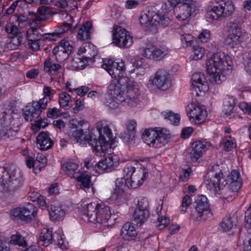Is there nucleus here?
Segmentation results:
<instances>
[{"mask_svg":"<svg viewBox=\"0 0 251 251\" xmlns=\"http://www.w3.org/2000/svg\"><path fill=\"white\" fill-rule=\"evenodd\" d=\"M77 125H75V127L76 129L73 132L75 139L77 142H81L83 140L88 141L89 145L92 147L97 155L102 156V153L107 150L109 144L114 143L113 133L108 126H105L98 131L99 139L94 135H91L88 139L84 135V132H86L89 127L88 123L83 120L77 121Z\"/></svg>","mask_w":251,"mask_h":251,"instance_id":"f257e3e1","label":"nucleus"},{"mask_svg":"<svg viewBox=\"0 0 251 251\" xmlns=\"http://www.w3.org/2000/svg\"><path fill=\"white\" fill-rule=\"evenodd\" d=\"M102 68L114 79L108 87V93L113 99H115L119 102L125 101V87L122 85L120 81L122 79L123 72L125 71V64L123 62H117L112 59H104Z\"/></svg>","mask_w":251,"mask_h":251,"instance_id":"f03ea898","label":"nucleus"},{"mask_svg":"<svg viewBox=\"0 0 251 251\" xmlns=\"http://www.w3.org/2000/svg\"><path fill=\"white\" fill-rule=\"evenodd\" d=\"M223 52H217L212 55L206 62V71L209 75V81L213 84H219L225 79L226 74L230 73L231 65Z\"/></svg>","mask_w":251,"mask_h":251,"instance_id":"7ed1b4c3","label":"nucleus"},{"mask_svg":"<svg viewBox=\"0 0 251 251\" xmlns=\"http://www.w3.org/2000/svg\"><path fill=\"white\" fill-rule=\"evenodd\" d=\"M205 184L208 189L214 192L223 189L226 185L232 191L237 192L241 186L242 179L239 173L236 170L232 171L226 179L223 177L222 173L219 171L215 173H208L205 177Z\"/></svg>","mask_w":251,"mask_h":251,"instance_id":"20e7f679","label":"nucleus"},{"mask_svg":"<svg viewBox=\"0 0 251 251\" xmlns=\"http://www.w3.org/2000/svg\"><path fill=\"white\" fill-rule=\"evenodd\" d=\"M0 171L3 173L0 176V183L3 191L13 193L22 186L23 178L18 169L11 167L7 170L2 168Z\"/></svg>","mask_w":251,"mask_h":251,"instance_id":"39448f33","label":"nucleus"},{"mask_svg":"<svg viewBox=\"0 0 251 251\" xmlns=\"http://www.w3.org/2000/svg\"><path fill=\"white\" fill-rule=\"evenodd\" d=\"M55 93L53 90L49 86H44L43 95L44 97L37 101H33L31 105L26 107L24 116L25 120L35 119L39 120V115L47 108L48 103L50 101Z\"/></svg>","mask_w":251,"mask_h":251,"instance_id":"423d86ee","label":"nucleus"},{"mask_svg":"<svg viewBox=\"0 0 251 251\" xmlns=\"http://www.w3.org/2000/svg\"><path fill=\"white\" fill-rule=\"evenodd\" d=\"M121 84L125 87V101L123 102L132 107L138 103L140 95L139 87L138 83L130 80L128 77H122Z\"/></svg>","mask_w":251,"mask_h":251,"instance_id":"0eeeda50","label":"nucleus"},{"mask_svg":"<svg viewBox=\"0 0 251 251\" xmlns=\"http://www.w3.org/2000/svg\"><path fill=\"white\" fill-rule=\"evenodd\" d=\"M171 85L172 80L170 74L163 69H158L154 76L150 78L148 83L149 88L155 87L161 90H167Z\"/></svg>","mask_w":251,"mask_h":251,"instance_id":"6e6552de","label":"nucleus"},{"mask_svg":"<svg viewBox=\"0 0 251 251\" xmlns=\"http://www.w3.org/2000/svg\"><path fill=\"white\" fill-rule=\"evenodd\" d=\"M234 11V6L231 1H218L211 6L209 15L212 19L217 20L229 16Z\"/></svg>","mask_w":251,"mask_h":251,"instance_id":"1a4fd4ad","label":"nucleus"},{"mask_svg":"<svg viewBox=\"0 0 251 251\" xmlns=\"http://www.w3.org/2000/svg\"><path fill=\"white\" fill-rule=\"evenodd\" d=\"M37 211V208L32 204L28 203L26 206L11 209L10 215L14 220L20 219L30 222L36 217Z\"/></svg>","mask_w":251,"mask_h":251,"instance_id":"9d476101","label":"nucleus"},{"mask_svg":"<svg viewBox=\"0 0 251 251\" xmlns=\"http://www.w3.org/2000/svg\"><path fill=\"white\" fill-rule=\"evenodd\" d=\"M199 10L196 1L193 0L182 1L174 10V15L179 21L187 20L192 14H196Z\"/></svg>","mask_w":251,"mask_h":251,"instance_id":"9b49d317","label":"nucleus"},{"mask_svg":"<svg viewBox=\"0 0 251 251\" xmlns=\"http://www.w3.org/2000/svg\"><path fill=\"white\" fill-rule=\"evenodd\" d=\"M195 212L191 214L192 217L197 221H205L211 215L207 199L205 196L198 197L195 201Z\"/></svg>","mask_w":251,"mask_h":251,"instance_id":"f8f14e48","label":"nucleus"},{"mask_svg":"<svg viewBox=\"0 0 251 251\" xmlns=\"http://www.w3.org/2000/svg\"><path fill=\"white\" fill-rule=\"evenodd\" d=\"M140 52L141 55L148 59L160 60L169 53V50L165 46L155 47L150 46L140 48Z\"/></svg>","mask_w":251,"mask_h":251,"instance_id":"ddd939ff","label":"nucleus"},{"mask_svg":"<svg viewBox=\"0 0 251 251\" xmlns=\"http://www.w3.org/2000/svg\"><path fill=\"white\" fill-rule=\"evenodd\" d=\"M187 115L195 124L200 125L205 121L207 117L206 111L199 103H190L186 108Z\"/></svg>","mask_w":251,"mask_h":251,"instance_id":"4468645a","label":"nucleus"},{"mask_svg":"<svg viewBox=\"0 0 251 251\" xmlns=\"http://www.w3.org/2000/svg\"><path fill=\"white\" fill-rule=\"evenodd\" d=\"M113 43L120 48H128L132 44V38L129 32L121 26H117L113 31Z\"/></svg>","mask_w":251,"mask_h":251,"instance_id":"2eb2a0df","label":"nucleus"},{"mask_svg":"<svg viewBox=\"0 0 251 251\" xmlns=\"http://www.w3.org/2000/svg\"><path fill=\"white\" fill-rule=\"evenodd\" d=\"M73 44L72 41L63 40L60 42L59 46L54 48L52 53L58 62H61L68 58L73 51Z\"/></svg>","mask_w":251,"mask_h":251,"instance_id":"dca6fc26","label":"nucleus"},{"mask_svg":"<svg viewBox=\"0 0 251 251\" xmlns=\"http://www.w3.org/2000/svg\"><path fill=\"white\" fill-rule=\"evenodd\" d=\"M111 215V210L109 206L103 203L97 204L95 216L92 217V223L105 224L110 219Z\"/></svg>","mask_w":251,"mask_h":251,"instance_id":"f3484780","label":"nucleus"},{"mask_svg":"<svg viewBox=\"0 0 251 251\" xmlns=\"http://www.w3.org/2000/svg\"><path fill=\"white\" fill-rule=\"evenodd\" d=\"M117 163V158L116 156L109 155L96 163L93 168L99 174L108 173L114 169L115 164Z\"/></svg>","mask_w":251,"mask_h":251,"instance_id":"a211bd4d","label":"nucleus"},{"mask_svg":"<svg viewBox=\"0 0 251 251\" xmlns=\"http://www.w3.org/2000/svg\"><path fill=\"white\" fill-rule=\"evenodd\" d=\"M38 25H30L31 27L27 31V38L28 41H38L40 40H49L50 41L56 40L54 36L56 33H48L42 34L40 33V29L37 27Z\"/></svg>","mask_w":251,"mask_h":251,"instance_id":"6ab92c4d","label":"nucleus"},{"mask_svg":"<svg viewBox=\"0 0 251 251\" xmlns=\"http://www.w3.org/2000/svg\"><path fill=\"white\" fill-rule=\"evenodd\" d=\"M209 146V144L205 141H197L194 142L192 145V150L188 153L187 157L191 161L196 162Z\"/></svg>","mask_w":251,"mask_h":251,"instance_id":"aec40b11","label":"nucleus"},{"mask_svg":"<svg viewBox=\"0 0 251 251\" xmlns=\"http://www.w3.org/2000/svg\"><path fill=\"white\" fill-rule=\"evenodd\" d=\"M207 85L205 81V76L201 73H194L192 76V90L196 92V95L199 96L198 92L205 91Z\"/></svg>","mask_w":251,"mask_h":251,"instance_id":"412c9836","label":"nucleus"},{"mask_svg":"<svg viewBox=\"0 0 251 251\" xmlns=\"http://www.w3.org/2000/svg\"><path fill=\"white\" fill-rule=\"evenodd\" d=\"M147 173L145 169H140L132 176L130 178L125 179L124 182L129 188L135 189L139 187L145 179Z\"/></svg>","mask_w":251,"mask_h":251,"instance_id":"4be33fe9","label":"nucleus"},{"mask_svg":"<svg viewBox=\"0 0 251 251\" xmlns=\"http://www.w3.org/2000/svg\"><path fill=\"white\" fill-rule=\"evenodd\" d=\"M47 163L46 156L41 154L38 153L36 159L31 157H28L26 160V165L29 168H33L35 173L40 172L41 169L44 167Z\"/></svg>","mask_w":251,"mask_h":251,"instance_id":"5701e85b","label":"nucleus"},{"mask_svg":"<svg viewBox=\"0 0 251 251\" xmlns=\"http://www.w3.org/2000/svg\"><path fill=\"white\" fill-rule=\"evenodd\" d=\"M36 143L39 149L46 151L50 149L53 145V142L50 137L48 132H41L36 138Z\"/></svg>","mask_w":251,"mask_h":251,"instance_id":"b1692460","label":"nucleus"},{"mask_svg":"<svg viewBox=\"0 0 251 251\" xmlns=\"http://www.w3.org/2000/svg\"><path fill=\"white\" fill-rule=\"evenodd\" d=\"M96 53H94L92 57H83L82 58L76 57L73 59L68 67L69 69L72 70H82L85 68L86 63L89 62H94V57L95 56Z\"/></svg>","mask_w":251,"mask_h":251,"instance_id":"393cba45","label":"nucleus"},{"mask_svg":"<svg viewBox=\"0 0 251 251\" xmlns=\"http://www.w3.org/2000/svg\"><path fill=\"white\" fill-rule=\"evenodd\" d=\"M66 213V209L65 207L57 202L51 204L50 210L49 211L50 216L52 221L63 219Z\"/></svg>","mask_w":251,"mask_h":251,"instance_id":"a878e982","label":"nucleus"},{"mask_svg":"<svg viewBox=\"0 0 251 251\" xmlns=\"http://www.w3.org/2000/svg\"><path fill=\"white\" fill-rule=\"evenodd\" d=\"M55 234H52L51 228H44L40 235L38 244L39 246L48 247L52 243Z\"/></svg>","mask_w":251,"mask_h":251,"instance_id":"bb28decb","label":"nucleus"},{"mask_svg":"<svg viewBox=\"0 0 251 251\" xmlns=\"http://www.w3.org/2000/svg\"><path fill=\"white\" fill-rule=\"evenodd\" d=\"M1 124L5 125L7 127L20 129V126L22 125L20 119L13 118L12 117L11 115L7 114L5 112H3L1 114V118L0 119Z\"/></svg>","mask_w":251,"mask_h":251,"instance_id":"cd10ccee","label":"nucleus"},{"mask_svg":"<svg viewBox=\"0 0 251 251\" xmlns=\"http://www.w3.org/2000/svg\"><path fill=\"white\" fill-rule=\"evenodd\" d=\"M156 131L153 129H146L142 133V138L144 142L149 146L159 148L158 141L155 137Z\"/></svg>","mask_w":251,"mask_h":251,"instance_id":"c85d7f7f","label":"nucleus"},{"mask_svg":"<svg viewBox=\"0 0 251 251\" xmlns=\"http://www.w3.org/2000/svg\"><path fill=\"white\" fill-rule=\"evenodd\" d=\"M137 233L133 223L127 222L122 226L121 230V235L122 238L126 240L133 239L137 236Z\"/></svg>","mask_w":251,"mask_h":251,"instance_id":"c756f323","label":"nucleus"},{"mask_svg":"<svg viewBox=\"0 0 251 251\" xmlns=\"http://www.w3.org/2000/svg\"><path fill=\"white\" fill-rule=\"evenodd\" d=\"M50 12V8L48 6H42L38 8L37 10V16L35 18L29 19L28 23L30 25H39L41 21H45L47 19V15H49Z\"/></svg>","mask_w":251,"mask_h":251,"instance_id":"7c9ffc66","label":"nucleus"},{"mask_svg":"<svg viewBox=\"0 0 251 251\" xmlns=\"http://www.w3.org/2000/svg\"><path fill=\"white\" fill-rule=\"evenodd\" d=\"M73 177L80 183L81 189L87 192L92 186L90 176L86 173L75 174Z\"/></svg>","mask_w":251,"mask_h":251,"instance_id":"2f4dec72","label":"nucleus"},{"mask_svg":"<svg viewBox=\"0 0 251 251\" xmlns=\"http://www.w3.org/2000/svg\"><path fill=\"white\" fill-rule=\"evenodd\" d=\"M149 216V211L135 209L132 214V221L137 226H141L147 220Z\"/></svg>","mask_w":251,"mask_h":251,"instance_id":"473e14b6","label":"nucleus"},{"mask_svg":"<svg viewBox=\"0 0 251 251\" xmlns=\"http://www.w3.org/2000/svg\"><path fill=\"white\" fill-rule=\"evenodd\" d=\"M238 221V217L234 214L231 216L226 217L222 222L221 227L226 231H229L237 226Z\"/></svg>","mask_w":251,"mask_h":251,"instance_id":"72a5a7b5","label":"nucleus"},{"mask_svg":"<svg viewBox=\"0 0 251 251\" xmlns=\"http://www.w3.org/2000/svg\"><path fill=\"white\" fill-rule=\"evenodd\" d=\"M154 130L156 131L155 137L159 141V148L167 143V139L170 137L169 131L165 128L156 127Z\"/></svg>","mask_w":251,"mask_h":251,"instance_id":"f704fd0d","label":"nucleus"},{"mask_svg":"<svg viewBox=\"0 0 251 251\" xmlns=\"http://www.w3.org/2000/svg\"><path fill=\"white\" fill-rule=\"evenodd\" d=\"M236 104V99L233 96H226L224 98L223 110L226 115H230Z\"/></svg>","mask_w":251,"mask_h":251,"instance_id":"c9c22d12","label":"nucleus"},{"mask_svg":"<svg viewBox=\"0 0 251 251\" xmlns=\"http://www.w3.org/2000/svg\"><path fill=\"white\" fill-rule=\"evenodd\" d=\"M97 208V204L96 205L95 203L91 202L87 204H84L81 212L83 215H86L88 217L89 222L92 223V217L95 216Z\"/></svg>","mask_w":251,"mask_h":251,"instance_id":"e433bc0d","label":"nucleus"},{"mask_svg":"<svg viewBox=\"0 0 251 251\" xmlns=\"http://www.w3.org/2000/svg\"><path fill=\"white\" fill-rule=\"evenodd\" d=\"M137 123L134 120H130L126 124L127 131L123 135V138L127 140H131L134 137Z\"/></svg>","mask_w":251,"mask_h":251,"instance_id":"4c0bfd02","label":"nucleus"},{"mask_svg":"<svg viewBox=\"0 0 251 251\" xmlns=\"http://www.w3.org/2000/svg\"><path fill=\"white\" fill-rule=\"evenodd\" d=\"M92 24L90 22H85L80 28L78 32V38L81 40H86L90 36V29Z\"/></svg>","mask_w":251,"mask_h":251,"instance_id":"58836bf2","label":"nucleus"},{"mask_svg":"<svg viewBox=\"0 0 251 251\" xmlns=\"http://www.w3.org/2000/svg\"><path fill=\"white\" fill-rule=\"evenodd\" d=\"M154 15L149 13L141 14L139 17V21L140 24L145 27H150L153 26L155 24L153 20Z\"/></svg>","mask_w":251,"mask_h":251,"instance_id":"ea45409f","label":"nucleus"},{"mask_svg":"<svg viewBox=\"0 0 251 251\" xmlns=\"http://www.w3.org/2000/svg\"><path fill=\"white\" fill-rule=\"evenodd\" d=\"M221 144L226 151H231L236 147L235 139L230 136L224 137L221 141Z\"/></svg>","mask_w":251,"mask_h":251,"instance_id":"a19ab883","label":"nucleus"},{"mask_svg":"<svg viewBox=\"0 0 251 251\" xmlns=\"http://www.w3.org/2000/svg\"><path fill=\"white\" fill-rule=\"evenodd\" d=\"M135 172V169L134 167L131 165H126L123 169L124 177L122 178L118 179L117 181V185L120 183H124L125 182V179L130 178L132 176H134L133 173ZM118 187L119 186L117 185Z\"/></svg>","mask_w":251,"mask_h":251,"instance_id":"79ce46f5","label":"nucleus"},{"mask_svg":"<svg viewBox=\"0 0 251 251\" xmlns=\"http://www.w3.org/2000/svg\"><path fill=\"white\" fill-rule=\"evenodd\" d=\"M61 69V66L60 64L53 62L50 59L46 60L44 62V70L47 73L56 72Z\"/></svg>","mask_w":251,"mask_h":251,"instance_id":"37998d69","label":"nucleus"},{"mask_svg":"<svg viewBox=\"0 0 251 251\" xmlns=\"http://www.w3.org/2000/svg\"><path fill=\"white\" fill-rule=\"evenodd\" d=\"M77 168L78 165L72 161H68L62 165L63 171L68 176L72 175Z\"/></svg>","mask_w":251,"mask_h":251,"instance_id":"c03bdc74","label":"nucleus"},{"mask_svg":"<svg viewBox=\"0 0 251 251\" xmlns=\"http://www.w3.org/2000/svg\"><path fill=\"white\" fill-rule=\"evenodd\" d=\"M228 34L242 35L241 27L237 20L230 22L228 24Z\"/></svg>","mask_w":251,"mask_h":251,"instance_id":"a18cd8bd","label":"nucleus"},{"mask_svg":"<svg viewBox=\"0 0 251 251\" xmlns=\"http://www.w3.org/2000/svg\"><path fill=\"white\" fill-rule=\"evenodd\" d=\"M23 40V37L19 35L11 37L8 44V48L12 50H17L21 45Z\"/></svg>","mask_w":251,"mask_h":251,"instance_id":"49530a36","label":"nucleus"},{"mask_svg":"<svg viewBox=\"0 0 251 251\" xmlns=\"http://www.w3.org/2000/svg\"><path fill=\"white\" fill-rule=\"evenodd\" d=\"M241 36V35L228 34L226 39V43L230 48H235L240 44Z\"/></svg>","mask_w":251,"mask_h":251,"instance_id":"de8ad7c7","label":"nucleus"},{"mask_svg":"<svg viewBox=\"0 0 251 251\" xmlns=\"http://www.w3.org/2000/svg\"><path fill=\"white\" fill-rule=\"evenodd\" d=\"M10 242L15 245L25 247L26 246V242L25 237L19 233L13 234L11 236Z\"/></svg>","mask_w":251,"mask_h":251,"instance_id":"09e8293b","label":"nucleus"},{"mask_svg":"<svg viewBox=\"0 0 251 251\" xmlns=\"http://www.w3.org/2000/svg\"><path fill=\"white\" fill-rule=\"evenodd\" d=\"M193 54L191 55V58L193 60L201 59L204 54V48L199 46H194L193 47Z\"/></svg>","mask_w":251,"mask_h":251,"instance_id":"8fccbe9b","label":"nucleus"},{"mask_svg":"<svg viewBox=\"0 0 251 251\" xmlns=\"http://www.w3.org/2000/svg\"><path fill=\"white\" fill-rule=\"evenodd\" d=\"M153 20L155 22V24L154 25L159 24L160 25L166 27L169 25L170 21L168 18L166 17L164 15H160L158 14H154Z\"/></svg>","mask_w":251,"mask_h":251,"instance_id":"3c124183","label":"nucleus"},{"mask_svg":"<svg viewBox=\"0 0 251 251\" xmlns=\"http://www.w3.org/2000/svg\"><path fill=\"white\" fill-rule=\"evenodd\" d=\"M165 119L168 120L172 124L176 125L180 121V116L171 111L162 112Z\"/></svg>","mask_w":251,"mask_h":251,"instance_id":"603ef678","label":"nucleus"},{"mask_svg":"<svg viewBox=\"0 0 251 251\" xmlns=\"http://www.w3.org/2000/svg\"><path fill=\"white\" fill-rule=\"evenodd\" d=\"M137 209L149 211V204L147 199L145 197H140L137 198L136 204Z\"/></svg>","mask_w":251,"mask_h":251,"instance_id":"864d4df0","label":"nucleus"},{"mask_svg":"<svg viewBox=\"0 0 251 251\" xmlns=\"http://www.w3.org/2000/svg\"><path fill=\"white\" fill-rule=\"evenodd\" d=\"M71 100V96L66 92H62L59 95V103L62 107L65 108L69 106V103Z\"/></svg>","mask_w":251,"mask_h":251,"instance_id":"5fc2aeb1","label":"nucleus"},{"mask_svg":"<svg viewBox=\"0 0 251 251\" xmlns=\"http://www.w3.org/2000/svg\"><path fill=\"white\" fill-rule=\"evenodd\" d=\"M181 41L183 47L190 46L194 41V37L190 34H183L181 36Z\"/></svg>","mask_w":251,"mask_h":251,"instance_id":"6e6d98bb","label":"nucleus"},{"mask_svg":"<svg viewBox=\"0 0 251 251\" xmlns=\"http://www.w3.org/2000/svg\"><path fill=\"white\" fill-rule=\"evenodd\" d=\"M246 58L245 63V69L247 73L251 76V48L249 51L244 54Z\"/></svg>","mask_w":251,"mask_h":251,"instance_id":"4d7b16f0","label":"nucleus"},{"mask_svg":"<svg viewBox=\"0 0 251 251\" xmlns=\"http://www.w3.org/2000/svg\"><path fill=\"white\" fill-rule=\"evenodd\" d=\"M192 203V200L189 196L186 195L184 196L182 200V203L181 205V211L182 213H185L186 211L187 207L190 205Z\"/></svg>","mask_w":251,"mask_h":251,"instance_id":"13d9d810","label":"nucleus"},{"mask_svg":"<svg viewBox=\"0 0 251 251\" xmlns=\"http://www.w3.org/2000/svg\"><path fill=\"white\" fill-rule=\"evenodd\" d=\"M122 103V102H119L117 100L111 97L110 99L107 100L105 104L109 109L113 110L116 109L118 107L119 104Z\"/></svg>","mask_w":251,"mask_h":251,"instance_id":"bf43d9fd","label":"nucleus"},{"mask_svg":"<svg viewBox=\"0 0 251 251\" xmlns=\"http://www.w3.org/2000/svg\"><path fill=\"white\" fill-rule=\"evenodd\" d=\"M158 222L159 224L157 227L160 230L164 229L169 224V219L166 217L158 218Z\"/></svg>","mask_w":251,"mask_h":251,"instance_id":"052dcab7","label":"nucleus"},{"mask_svg":"<svg viewBox=\"0 0 251 251\" xmlns=\"http://www.w3.org/2000/svg\"><path fill=\"white\" fill-rule=\"evenodd\" d=\"M53 241L56 244H57L61 249L63 250L66 249V246L64 243V241L62 237L60 235L58 234H55Z\"/></svg>","mask_w":251,"mask_h":251,"instance_id":"680f3d73","label":"nucleus"},{"mask_svg":"<svg viewBox=\"0 0 251 251\" xmlns=\"http://www.w3.org/2000/svg\"><path fill=\"white\" fill-rule=\"evenodd\" d=\"M84 104L83 100L77 99L75 102V106L73 108V112L76 114L84 108Z\"/></svg>","mask_w":251,"mask_h":251,"instance_id":"e2e57ef3","label":"nucleus"},{"mask_svg":"<svg viewBox=\"0 0 251 251\" xmlns=\"http://www.w3.org/2000/svg\"><path fill=\"white\" fill-rule=\"evenodd\" d=\"M60 113V110L56 107L49 108L48 110L47 116L49 118H57Z\"/></svg>","mask_w":251,"mask_h":251,"instance_id":"0e129e2a","label":"nucleus"},{"mask_svg":"<svg viewBox=\"0 0 251 251\" xmlns=\"http://www.w3.org/2000/svg\"><path fill=\"white\" fill-rule=\"evenodd\" d=\"M6 130L4 135L7 138H12L17 135L19 130L6 127Z\"/></svg>","mask_w":251,"mask_h":251,"instance_id":"69168bd1","label":"nucleus"},{"mask_svg":"<svg viewBox=\"0 0 251 251\" xmlns=\"http://www.w3.org/2000/svg\"><path fill=\"white\" fill-rule=\"evenodd\" d=\"M239 107L244 113L251 115V105L243 102L240 103Z\"/></svg>","mask_w":251,"mask_h":251,"instance_id":"338daca9","label":"nucleus"},{"mask_svg":"<svg viewBox=\"0 0 251 251\" xmlns=\"http://www.w3.org/2000/svg\"><path fill=\"white\" fill-rule=\"evenodd\" d=\"M5 29L7 33L13 35L18 33L19 31L18 27L12 24L7 25L5 28Z\"/></svg>","mask_w":251,"mask_h":251,"instance_id":"774afa93","label":"nucleus"}]
</instances>
